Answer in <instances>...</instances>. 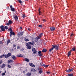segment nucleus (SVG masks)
<instances>
[{"label":"nucleus","mask_w":76,"mask_h":76,"mask_svg":"<svg viewBox=\"0 0 76 76\" xmlns=\"http://www.w3.org/2000/svg\"><path fill=\"white\" fill-rule=\"evenodd\" d=\"M43 34V33H42L40 34L39 36L37 37H36L35 38V40H38V39H41V37L42 36V34Z\"/></svg>","instance_id":"1"},{"label":"nucleus","mask_w":76,"mask_h":76,"mask_svg":"<svg viewBox=\"0 0 76 76\" xmlns=\"http://www.w3.org/2000/svg\"><path fill=\"white\" fill-rule=\"evenodd\" d=\"M52 46L53 47V48H54H54H55V50H58L59 48V46L57 45H52Z\"/></svg>","instance_id":"2"},{"label":"nucleus","mask_w":76,"mask_h":76,"mask_svg":"<svg viewBox=\"0 0 76 76\" xmlns=\"http://www.w3.org/2000/svg\"><path fill=\"white\" fill-rule=\"evenodd\" d=\"M26 45L27 46V48L28 49V50H30V49H31V46H30V45L28 43H26Z\"/></svg>","instance_id":"3"},{"label":"nucleus","mask_w":76,"mask_h":76,"mask_svg":"<svg viewBox=\"0 0 76 76\" xmlns=\"http://www.w3.org/2000/svg\"><path fill=\"white\" fill-rule=\"evenodd\" d=\"M11 55H12V53H9L7 55H5V58H7L9 57H10Z\"/></svg>","instance_id":"4"},{"label":"nucleus","mask_w":76,"mask_h":76,"mask_svg":"<svg viewBox=\"0 0 76 76\" xmlns=\"http://www.w3.org/2000/svg\"><path fill=\"white\" fill-rule=\"evenodd\" d=\"M32 50L33 54H37V51H36L35 48H33Z\"/></svg>","instance_id":"5"},{"label":"nucleus","mask_w":76,"mask_h":76,"mask_svg":"<svg viewBox=\"0 0 76 76\" xmlns=\"http://www.w3.org/2000/svg\"><path fill=\"white\" fill-rule=\"evenodd\" d=\"M38 70L39 73V74H42V72H43L42 71H43V69H42V68H39Z\"/></svg>","instance_id":"6"},{"label":"nucleus","mask_w":76,"mask_h":76,"mask_svg":"<svg viewBox=\"0 0 76 76\" xmlns=\"http://www.w3.org/2000/svg\"><path fill=\"white\" fill-rule=\"evenodd\" d=\"M0 28H1L2 31H5V28H4V26H3V25H2L0 26Z\"/></svg>","instance_id":"7"},{"label":"nucleus","mask_w":76,"mask_h":76,"mask_svg":"<svg viewBox=\"0 0 76 76\" xmlns=\"http://www.w3.org/2000/svg\"><path fill=\"white\" fill-rule=\"evenodd\" d=\"M15 35V33L14 32H13L12 31L10 32V37H12V35Z\"/></svg>","instance_id":"8"},{"label":"nucleus","mask_w":76,"mask_h":76,"mask_svg":"<svg viewBox=\"0 0 76 76\" xmlns=\"http://www.w3.org/2000/svg\"><path fill=\"white\" fill-rule=\"evenodd\" d=\"M28 43L29 44H30L31 45H34L35 44V42L34 41H32V42H28Z\"/></svg>","instance_id":"9"},{"label":"nucleus","mask_w":76,"mask_h":76,"mask_svg":"<svg viewBox=\"0 0 76 76\" xmlns=\"http://www.w3.org/2000/svg\"><path fill=\"white\" fill-rule=\"evenodd\" d=\"M23 32H20L18 34V36H22V35H23Z\"/></svg>","instance_id":"10"},{"label":"nucleus","mask_w":76,"mask_h":76,"mask_svg":"<svg viewBox=\"0 0 76 76\" xmlns=\"http://www.w3.org/2000/svg\"><path fill=\"white\" fill-rule=\"evenodd\" d=\"M10 7L11 8V11H12V12H14V11H15V8H12V5H11L10 6Z\"/></svg>","instance_id":"11"},{"label":"nucleus","mask_w":76,"mask_h":76,"mask_svg":"<svg viewBox=\"0 0 76 76\" xmlns=\"http://www.w3.org/2000/svg\"><path fill=\"white\" fill-rule=\"evenodd\" d=\"M50 29L51 31H54L56 29V28L54 27H51L50 28Z\"/></svg>","instance_id":"12"},{"label":"nucleus","mask_w":76,"mask_h":76,"mask_svg":"<svg viewBox=\"0 0 76 76\" xmlns=\"http://www.w3.org/2000/svg\"><path fill=\"white\" fill-rule=\"evenodd\" d=\"M73 69H69L66 71L67 72H73Z\"/></svg>","instance_id":"13"},{"label":"nucleus","mask_w":76,"mask_h":76,"mask_svg":"<svg viewBox=\"0 0 76 76\" xmlns=\"http://www.w3.org/2000/svg\"><path fill=\"white\" fill-rule=\"evenodd\" d=\"M29 64L30 66L33 67H35V66L34 64H32V63H30Z\"/></svg>","instance_id":"14"},{"label":"nucleus","mask_w":76,"mask_h":76,"mask_svg":"<svg viewBox=\"0 0 76 76\" xmlns=\"http://www.w3.org/2000/svg\"><path fill=\"white\" fill-rule=\"evenodd\" d=\"M14 18L15 20H18V17L16 15H14Z\"/></svg>","instance_id":"15"},{"label":"nucleus","mask_w":76,"mask_h":76,"mask_svg":"<svg viewBox=\"0 0 76 76\" xmlns=\"http://www.w3.org/2000/svg\"><path fill=\"white\" fill-rule=\"evenodd\" d=\"M54 49V48L53 47L52 48H51L49 50V52L50 53H51V51H53V50Z\"/></svg>","instance_id":"16"},{"label":"nucleus","mask_w":76,"mask_h":76,"mask_svg":"<svg viewBox=\"0 0 76 76\" xmlns=\"http://www.w3.org/2000/svg\"><path fill=\"white\" fill-rule=\"evenodd\" d=\"M12 62H13V60H9L8 61V63L9 64L10 63H12Z\"/></svg>","instance_id":"17"},{"label":"nucleus","mask_w":76,"mask_h":76,"mask_svg":"<svg viewBox=\"0 0 76 76\" xmlns=\"http://www.w3.org/2000/svg\"><path fill=\"white\" fill-rule=\"evenodd\" d=\"M71 53H72L70 51H69V52H68V57H69V56H70V55H71Z\"/></svg>","instance_id":"18"},{"label":"nucleus","mask_w":76,"mask_h":76,"mask_svg":"<svg viewBox=\"0 0 76 76\" xmlns=\"http://www.w3.org/2000/svg\"><path fill=\"white\" fill-rule=\"evenodd\" d=\"M6 66V64H4L1 66V68H3Z\"/></svg>","instance_id":"19"},{"label":"nucleus","mask_w":76,"mask_h":76,"mask_svg":"<svg viewBox=\"0 0 76 76\" xmlns=\"http://www.w3.org/2000/svg\"><path fill=\"white\" fill-rule=\"evenodd\" d=\"M17 57H22L23 56L21 54H19L17 56Z\"/></svg>","instance_id":"20"},{"label":"nucleus","mask_w":76,"mask_h":76,"mask_svg":"<svg viewBox=\"0 0 76 76\" xmlns=\"http://www.w3.org/2000/svg\"><path fill=\"white\" fill-rule=\"evenodd\" d=\"M26 75L27 76H31V73L28 72L26 74Z\"/></svg>","instance_id":"21"},{"label":"nucleus","mask_w":76,"mask_h":76,"mask_svg":"<svg viewBox=\"0 0 76 76\" xmlns=\"http://www.w3.org/2000/svg\"><path fill=\"white\" fill-rule=\"evenodd\" d=\"M25 60L26 61H27V62H29V59L27 58H25Z\"/></svg>","instance_id":"22"},{"label":"nucleus","mask_w":76,"mask_h":76,"mask_svg":"<svg viewBox=\"0 0 76 76\" xmlns=\"http://www.w3.org/2000/svg\"><path fill=\"white\" fill-rule=\"evenodd\" d=\"M12 58L14 60H15L16 59V57L14 56H12Z\"/></svg>","instance_id":"23"},{"label":"nucleus","mask_w":76,"mask_h":76,"mask_svg":"<svg viewBox=\"0 0 76 76\" xmlns=\"http://www.w3.org/2000/svg\"><path fill=\"white\" fill-rule=\"evenodd\" d=\"M7 45H8V44H9V43H10V39H8V40H7Z\"/></svg>","instance_id":"24"},{"label":"nucleus","mask_w":76,"mask_h":76,"mask_svg":"<svg viewBox=\"0 0 76 76\" xmlns=\"http://www.w3.org/2000/svg\"><path fill=\"white\" fill-rule=\"evenodd\" d=\"M46 51H47V50L45 49H44L42 50V52H43V53H45Z\"/></svg>","instance_id":"25"},{"label":"nucleus","mask_w":76,"mask_h":76,"mask_svg":"<svg viewBox=\"0 0 76 76\" xmlns=\"http://www.w3.org/2000/svg\"><path fill=\"white\" fill-rule=\"evenodd\" d=\"M4 56L5 57V55L4 54H3L0 56V58H3V57H4Z\"/></svg>","instance_id":"26"},{"label":"nucleus","mask_w":76,"mask_h":76,"mask_svg":"<svg viewBox=\"0 0 76 76\" xmlns=\"http://www.w3.org/2000/svg\"><path fill=\"white\" fill-rule=\"evenodd\" d=\"M48 66H49V65H48L44 64L43 65V66L44 67H47Z\"/></svg>","instance_id":"27"},{"label":"nucleus","mask_w":76,"mask_h":76,"mask_svg":"<svg viewBox=\"0 0 76 76\" xmlns=\"http://www.w3.org/2000/svg\"><path fill=\"white\" fill-rule=\"evenodd\" d=\"M31 72H35V71H36V70L34 69L33 68V69H31Z\"/></svg>","instance_id":"28"},{"label":"nucleus","mask_w":76,"mask_h":76,"mask_svg":"<svg viewBox=\"0 0 76 76\" xmlns=\"http://www.w3.org/2000/svg\"><path fill=\"white\" fill-rule=\"evenodd\" d=\"M68 76H73V74H70L68 75Z\"/></svg>","instance_id":"29"},{"label":"nucleus","mask_w":76,"mask_h":76,"mask_svg":"<svg viewBox=\"0 0 76 76\" xmlns=\"http://www.w3.org/2000/svg\"><path fill=\"white\" fill-rule=\"evenodd\" d=\"M8 23L10 24V25L11 24H12V23H13L12 22V21H11V20H9V21Z\"/></svg>","instance_id":"30"},{"label":"nucleus","mask_w":76,"mask_h":76,"mask_svg":"<svg viewBox=\"0 0 76 76\" xmlns=\"http://www.w3.org/2000/svg\"><path fill=\"white\" fill-rule=\"evenodd\" d=\"M24 41H26V42L29 41V39H28L25 38L24 39Z\"/></svg>","instance_id":"31"},{"label":"nucleus","mask_w":76,"mask_h":76,"mask_svg":"<svg viewBox=\"0 0 76 76\" xmlns=\"http://www.w3.org/2000/svg\"><path fill=\"white\" fill-rule=\"evenodd\" d=\"M7 67H8L9 68H11V66L9 64H8L7 65Z\"/></svg>","instance_id":"32"},{"label":"nucleus","mask_w":76,"mask_h":76,"mask_svg":"<svg viewBox=\"0 0 76 76\" xmlns=\"http://www.w3.org/2000/svg\"><path fill=\"white\" fill-rule=\"evenodd\" d=\"M72 50L73 51H75V50H76V48L75 47L72 48Z\"/></svg>","instance_id":"33"},{"label":"nucleus","mask_w":76,"mask_h":76,"mask_svg":"<svg viewBox=\"0 0 76 76\" xmlns=\"http://www.w3.org/2000/svg\"><path fill=\"white\" fill-rule=\"evenodd\" d=\"M38 55H39V56H40V57H42V53H40V54H38Z\"/></svg>","instance_id":"34"},{"label":"nucleus","mask_w":76,"mask_h":76,"mask_svg":"<svg viewBox=\"0 0 76 76\" xmlns=\"http://www.w3.org/2000/svg\"><path fill=\"white\" fill-rule=\"evenodd\" d=\"M40 65L41 66H44V64L42 63H41L40 64Z\"/></svg>","instance_id":"35"},{"label":"nucleus","mask_w":76,"mask_h":76,"mask_svg":"<svg viewBox=\"0 0 76 76\" xmlns=\"http://www.w3.org/2000/svg\"><path fill=\"white\" fill-rule=\"evenodd\" d=\"M8 31H12V28H9Z\"/></svg>","instance_id":"36"},{"label":"nucleus","mask_w":76,"mask_h":76,"mask_svg":"<svg viewBox=\"0 0 76 76\" xmlns=\"http://www.w3.org/2000/svg\"><path fill=\"white\" fill-rule=\"evenodd\" d=\"M4 28L5 29H8V28H7V26H5Z\"/></svg>","instance_id":"37"},{"label":"nucleus","mask_w":76,"mask_h":76,"mask_svg":"<svg viewBox=\"0 0 76 76\" xmlns=\"http://www.w3.org/2000/svg\"><path fill=\"white\" fill-rule=\"evenodd\" d=\"M73 36V33H72L71 34V37H72Z\"/></svg>","instance_id":"38"},{"label":"nucleus","mask_w":76,"mask_h":76,"mask_svg":"<svg viewBox=\"0 0 76 76\" xmlns=\"http://www.w3.org/2000/svg\"><path fill=\"white\" fill-rule=\"evenodd\" d=\"M39 10H40V9H39V15H41V14H40V11Z\"/></svg>","instance_id":"39"},{"label":"nucleus","mask_w":76,"mask_h":76,"mask_svg":"<svg viewBox=\"0 0 76 76\" xmlns=\"http://www.w3.org/2000/svg\"><path fill=\"white\" fill-rule=\"evenodd\" d=\"M38 26H39V27H40V28H42V25H39Z\"/></svg>","instance_id":"40"},{"label":"nucleus","mask_w":76,"mask_h":76,"mask_svg":"<svg viewBox=\"0 0 76 76\" xmlns=\"http://www.w3.org/2000/svg\"><path fill=\"white\" fill-rule=\"evenodd\" d=\"M17 49H20V46H18L17 48Z\"/></svg>","instance_id":"41"},{"label":"nucleus","mask_w":76,"mask_h":76,"mask_svg":"<svg viewBox=\"0 0 76 76\" xmlns=\"http://www.w3.org/2000/svg\"><path fill=\"white\" fill-rule=\"evenodd\" d=\"M41 53V51H39L38 52V54H39Z\"/></svg>","instance_id":"42"},{"label":"nucleus","mask_w":76,"mask_h":76,"mask_svg":"<svg viewBox=\"0 0 76 76\" xmlns=\"http://www.w3.org/2000/svg\"><path fill=\"white\" fill-rule=\"evenodd\" d=\"M0 44H3V42L1 41H0Z\"/></svg>","instance_id":"43"},{"label":"nucleus","mask_w":76,"mask_h":76,"mask_svg":"<svg viewBox=\"0 0 76 76\" xmlns=\"http://www.w3.org/2000/svg\"><path fill=\"white\" fill-rule=\"evenodd\" d=\"M10 25V23H7V25L9 26V25Z\"/></svg>","instance_id":"44"},{"label":"nucleus","mask_w":76,"mask_h":76,"mask_svg":"<svg viewBox=\"0 0 76 76\" xmlns=\"http://www.w3.org/2000/svg\"><path fill=\"white\" fill-rule=\"evenodd\" d=\"M23 50H24V49H21V50H20V51H23Z\"/></svg>","instance_id":"45"},{"label":"nucleus","mask_w":76,"mask_h":76,"mask_svg":"<svg viewBox=\"0 0 76 76\" xmlns=\"http://www.w3.org/2000/svg\"><path fill=\"white\" fill-rule=\"evenodd\" d=\"M19 3H20L21 4L22 3V1H21V0L19 1Z\"/></svg>","instance_id":"46"},{"label":"nucleus","mask_w":76,"mask_h":76,"mask_svg":"<svg viewBox=\"0 0 76 76\" xmlns=\"http://www.w3.org/2000/svg\"><path fill=\"white\" fill-rule=\"evenodd\" d=\"M2 75H5V73H4L2 74Z\"/></svg>","instance_id":"47"},{"label":"nucleus","mask_w":76,"mask_h":76,"mask_svg":"<svg viewBox=\"0 0 76 76\" xmlns=\"http://www.w3.org/2000/svg\"><path fill=\"white\" fill-rule=\"evenodd\" d=\"M23 18H25V15H23Z\"/></svg>","instance_id":"48"},{"label":"nucleus","mask_w":76,"mask_h":76,"mask_svg":"<svg viewBox=\"0 0 76 76\" xmlns=\"http://www.w3.org/2000/svg\"><path fill=\"white\" fill-rule=\"evenodd\" d=\"M43 21L44 22H45V21H46V20H45V19H43Z\"/></svg>","instance_id":"49"},{"label":"nucleus","mask_w":76,"mask_h":76,"mask_svg":"<svg viewBox=\"0 0 76 76\" xmlns=\"http://www.w3.org/2000/svg\"><path fill=\"white\" fill-rule=\"evenodd\" d=\"M16 45H14L13 47H16Z\"/></svg>","instance_id":"50"},{"label":"nucleus","mask_w":76,"mask_h":76,"mask_svg":"<svg viewBox=\"0 0 76 76\" xmlns=\"http://www.w3.org/2000/svg\"><path fill=\"white\" fill-rule=\"evenodd\" d=\"M20 29H22V27H20Z\"/></svg>","instance_id":"51"},{"label":"nucleus","mask_w":76,"mask_h":76,"mask_svg":"<svg viewBox=\"0 0 76 76\" xmlns=\"http://www.w3.org/2000/svg\"><path fill=\"white\" fill-rule=\"evenodd\" d=\"M2 63V61H0V64H1Z\"/></svg>","instance_id":"52"},{"label":"nucleus","mask_w":76,"mask_h":76,"mask_svg":"<svg viewBox=\"0 0 76 76\" xmlns=\"http://www.w3.org/2000/svg\"><path fill=\"white\" fill-rule=\"evenodd\" d=\"M47 73L48 74L49 73H50V72H47Z\"/></svg>","instance_id":"53"},{"label":"nucleus","mask_w":76,"mask_h":76,"mask_svg":"<svg viewBox=\"0 0 76 76\" xmlns=\"http://www.w3.org/2000/svg\"><path fill=\"white\" fill-rule=\"evenodd\" d=\"M23 73H25V71H23Z\"/></svg>","instance_id":"54"},{"label":"nucleus","mask_w":76,"mask_h":76,"mask_svg":"<svg viewBox=\"0 0 76 76\" xmlns=\"http://www.w3.org/2000/svg\"><path fill=\"white\" fill-rule=\"evenodd\" d=\"M28 31H30L31 29L30 28H28Z\"/></svg>","instance_id":"55"},{"label":"nucleus","mask_w":76,"mask_h":76,"mask_svg":"<svg viewBox=\"0 0 76 76\" xmlns=\"http://www.w3.org/2000/svg\"><path fill=\"white\" fill-rule=\"evenodd\" d=\"M73 51V50L71 49L69 51H70V52H71V51Z\"/></svg>","instance_id":"56"},{"label":"nucleus","mask_w":76,"mask_h":76,"mask_svg":"<svg viewBox=\"0 0 76 76\" xmlns=\"http://www.w3.org/2000/svg\"><path fill=\"white\" fill-rule=\"evenodd\" d=\"M6 71H5L4 73H6Z\"/></svg>","instance_id":"57"},{"label":"nucleus","mask_w":76,"mask_h":76,"mask_svg":"<svg viewBox=\"0 0 76 76\" xmlns=\"http://www.w3.org/2000/svg\"><path fill=\"white\" fill-rule=\"evenodd\" d=\"M20 0H18V1H20Z\"/></svg>","instance_id":"58"},{"label":"nucleus","mask_w":76,"mask_h":76,"mask_svg":"<svg viewBox=\"0 0 76 76\" xmlns=\"http://www.w3.org/2000/svg\"><path fill=\"white\" fill-rule=\"evenodd\" d=\"M15 48V49H16V48Z\"/></svg>","instance_id":"59"},{"label":"nucleus","mask_w":76,"mask_h":76,"mask_svg":"<svg viewBox=\"0 0 76 76\" xmlns=\"http://www.w3.org/2000/svg\"><path fill=\"white\" fill-rule=\"evenodd\" d=\"M8 9H9V7H8Z\"/></svg>","instance_id":"60"},{"label":"nucleus","mask_w":76,"mask_h":76,"mask_svg":"<svg viewBox=\"0 0 76 76\" xmlns=\"http://www.w3.org/2000/svg\"><path fill=\"white\" fill-rule=\"evenodd\" d=\"M1 72H0V73H1Z\"/></svg>","instance_id":"61"}]
</instances>
